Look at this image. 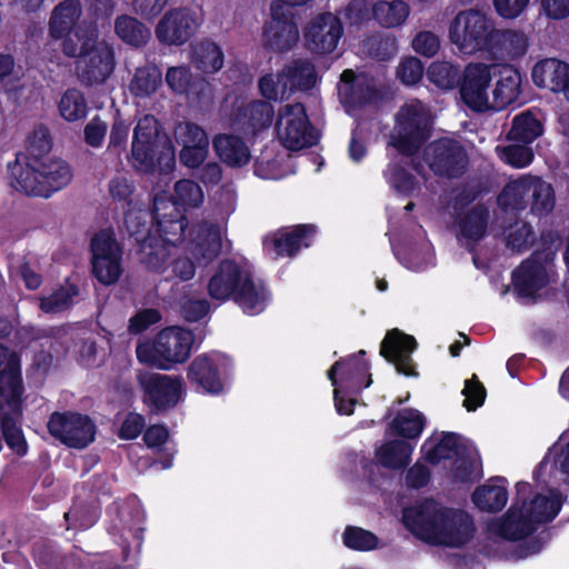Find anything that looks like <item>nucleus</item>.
Here are the masks:
<instances>
[{"instance_id":"obj_47","label":"nucleus","mask_w":569,"mask_h":569,"mask_svg":"<svg viewBox=\"0 0 569 569\" xmlns=\"http://www.w3.org/2000/svg\"><path fill=\"white\" fill-rule=\"evenodd\" d=\"M541 132V123L531 113L523 112L513 118L508 138L527 144L539 137Z\"/></svg>"},{"instance_id":"obj_8","label":"nucleus","mask_w":569,"mask_h":569,"mask_svg":"<svg viewBox=\"0 0 569 569\" xmlns=\"http://www.w3.org/2000/svg\"><path fill=\"white\" fill-rule=\"evenodd\" d=\"M425 457L430 463H439L442 460H453V476L468 481L479 475V461L476 449L458 435H443L436 442L428 440L423 445Z\"/></svg>"},{"instance_id":"obj_55","label":"nucleus","mask_w":569,"mask_h":569,"mask_svg":"<svg viewBox=\"0 0 569 569\" xmlns=\"http://www.w3.org/2000/svg\"><path fill=\"white\" fill-rule=\"evenodd\" d=\"M77 295L73 286L61 287L51 295L40 298V309L46 313H57L66 310Z\"/></svg>"},{"instance_id":"obj_16","label":"nucleus","mask_w":569,"mask_h":569,"mask_svg":"<svg viewBox=\"0 0 569 569\" xmlns=\"http://www.w3.org/2000/svg\"><path fill=\"white\" fill-rule=\"evenodd\" d=\"M342 24L337 16L330 12L320 13L311 19L305 29L308 49L316 53L332 52L342 36Z\"/></svg>"},{"instance_id":"obj_63","label":"nucleus","mask_w":569,"mask_h":569,"mask_svg":"<svg viewBox=\"0 0 569 569\" xmlns=\"http://www.w3.org/2000/svg\"><path fill=\"white\" fill-rule=\"evenodd\" d=\"M209 154V144H202L194 148L181 149L179 160L182 166L189 169L200 168Z\"/></svg>"},{"instance_id":"obj_50","label":"nucleus","mask_w":569,"mask_h":569,"mask_svg":"<svg viewBox=\"0 0 569 569\" xmlns=\"http://www.w3.org/2000/svg\"><path fill=\"white\" fill-rule=\"evenodd\" d=\"M172 199L174 204L184 208H198L202 204L204 194L202 188L191 179H181L174 183Z\"/></svg>"},{"instance_id":"obj_9","label":"nucleus","mask_w":569,"mask_h":569,"mask_svg":"<svg viewBox=\"0 0 569 569\" xmlns=\"http://www.w3.org/2000/svg\"><path fill=\"white\" fill-rule=\"evenodd\" d=\"M49 433L69 448L83 449L93 442L97 433L92 419L79 412H53L47 423Z\"/></svg>"},{"instance_id":"obj_44","label":"nucleus","mask_w":569,"mask_h":569,"mask_svg":"<svg viewBox=\"0 0 569 569\" xmlns=\"http://www.w3.org/2000/svg\"><path fill=\"white\" fill-rule=\"evenodd\" d=\"M116 33L128 44L140 47L150 39V31L137 19L121 16L114 22Z\"/></svg>"},{"instance_id":"obj_32","label":"nucleus","mask_w":569,"mask_h":569,"mask_svg":"<svg viewBox=\"0 0 569 569\" xmlns=\"http://www.w3.org/2000/svg\"><path fill=\"white\" fill-rule=\"evenodd\" d=\"M1 402L0 419L6 442L18 455H24L27 452V443L20 428L17 426V419L20 416V397L18 398V410L16 412L10 410L4 398H1Z\"/></svg>"},{"instance_id":"obj_45","label":"nucleus","mask_w":569,"mask_h":569,"mask_svg":"<svg viewBox=\"0 0 569 569\" xmlns=\"http://www.w3.org/2000/svg\"><path fill=\"white\" fill-rule=\"evenodd\" d=\"M166 81L169 88L179 94L199 93L207 88L203 80L193 82L189 69L183 66L169 68L166 73Z\"/></svg>"},{"instance_id":"obj_42","label":"nucleus","mask_w":569,"mask_h":569,"mask_svg":"<svg viewBox=\"0 0 569 569\" xmlns=\"http://www.w3.org/2000/svg\"><path fill=\"white\" fill-rule=\"evenodd\" d=\"M161 81L162 76L157 67H140L134 71L129 83V90L136 97H149L157 91Z\"/></svg>"},{"instance_id":"obj_51","label":"nucleus","mask_w":569,"mask_h":569,"mask_svg":"<svg viewBox=\"0 0 569 569\" xmlns=\"http://www.w3.org/2000/svg\"><path fill=\"white\" fill-rule=\"evenodd\" d=\"M173 139L181 149L209 144L207 132L193 122H179L173 130Z\"/></svg>"},{"instance_id":"obj_62","label":"nucleus","mask_w":569,"mask_h":569,"mask_svg":"<svg viewBox=\"0 0 569 569\" xmlns=\"http://www.w3.org/2000/svg\"><path fill=\"white\" fill-rule=\"evenodd\" d=\"M389 182L395 190L406 196H412L417 190L413 177L397 166L390 169Z\"/></svg>"},{"instance_id":"obj_53","label":"nucleus","mask_w":569,"mask_h":569,"mask_svg":"<svg viewBox=\"0 0 569 569\" xmlns=\"http://www.w3.org/2000/svg\"><path fill=\"white\" fill-rule=\"evenodd\" d=\"M260 93L268 100H282L291 92L284 69L279 73L264 74L259 80Z\"/></svg>"},{"instance_id":"obj_14","label":"nucleus","mask_w":569,"mask_h":569,"mask_svg":"<svg viewBox=\"0 0 569 569\" xmlns=\"http://www.w3.org/2000/svg\"><path fill=\"white\" fill-rule=\"evenodd\" d=\"M138 381L143 390L144 403L157 411L174 407L184 391L179 377L144 372L138 376Z\"/></svg>"},{"instance_id":"obj_18","label":"nucleus","mask_w":569,"mask_h":569,"mask_svg":"<svg viewBox=\"0 0 569 569\" xmlns=\"http://www.w3.org/2000/svg\"><path fill=\"white\" fill-rule=\"evenodd\" d=\"M426 158L435 173L447 177L461 174L468 162L463 148L450 139H442L428 146Z\"/></svg>"},{"instance_id":"obj_22","label":"nucleus","mask_w":569,"mask_h":569,"mask_svg":"<svg viewBox=\"0 0 569 569\" xmlns=\"http://www.w3.org/2000/svg\"><path fill=\"white\" fill-rule=\"evenodd\" d=\"M497 80L491 88L490 110H501L513 103L521 92V74L510 64L497 67Z\"/></svg>"},{"instance_id":"obj_10","label":"nucleus","mask_w":569,"mask_h":569,"mask_svg":"<svg viewBox=\"0 0 569 569\" xmlns=\"http://www.w3.org/2000/svg\"><path fill=\"white\" fill-rule=\"evenodd\" d=\"M291 3L277 0L271 3L270 19L264 23L262 41L273 51H287L299 41L300 33L291 10Z\"/></svg>"},{"instance_id":"obj_23","label":"nucleus","mask_w":569,"mask_h":569,"mask_svg":"<svg viewBox=\"0 0 569 569\" xmlns=\"http://www.w3.org/2000/svg\"><path fill=\"white\" fill-rule=\"evenodd\" d=\"M82 14L80 0H63L56 4L48 19V38L58 41L83 24L84 22L81 21Z\"/></svg>"},{"instance_id":"obj_61","label":"nucleus","mask_w":569,"mask_h":569,"mask_svg":"<svg viewBox=\"0 0 569 569\" xmlns=\"http://www.w3.org/2000/svg\"><path fill=\"white\" fill-rule=\"evenodd\" d=\"M412 48L417 53L431 58L438 52L440 41L433 32L420 31L412 40Z\"/></svg>"},{"instance_id":"obj_3","label":"nucleus","mask_w":569,"mask_h":569,"mask_svg":"<svg viewBox=\"0 0 569 569\" xmlns=\"http://www.w3.org/2000/svg\"><path fill=\"white\" fill-rule=\"evenodd\" d=\"M133 166L142 172L169 173L176 167V152L171 142L160 136L153 116L142 117L134 130L131 144Z\"/></svg>"},{"instance_id":"obj_31","label":"nucleus","mask_w":569,"mask_h":569,"mask_svg":"<svg viewBox=\"0 0 569 569\" xmlns=\"http://www.w3.org/2000/svg\"><path fill=\"white\" fill-rule=\"evenodd\" d=\"M532 176L526 174L506 184L498 201L505 209L521 210L529 204Z\"/></svg>"},{"instance_id":"obj_24","label":"nucleus","mask_w":569,"mask_h":569,"mask_svg":"<svg viewBox=\"0 0 569 569\" xmlns=\"http://www.w3.org/2000/svg\"><path fill=\"white\" fill-rule=\"evenodd\" d=\"M223 248V230L219 226L202 223L192 232L189 251L196 259L210 261L217 258Z\"/></svg>"},{"instance_id":"obj_38","label":"nucleus","mask_w":569,"mask_h":569,"mask_svg":"<svg viewBox=\"0 0 569 569\" xmlns=\"http://www.w3.org/2000/svg\"><path fill=\"white\" fill-rule=\"evenodd\" d=\"M189 378L208 392H219L221 382L218 373L207 356L197 357L189 367Z\"/></svg>"},{"instance_id":"obj_52","label":"nucleus","mask_w":569,"mask_h":569,"mask_svg":"<svg viewBox=\"0 0 569 569\" xmlns=\"http://www.w3.org/2000/svg\"><path fill=\"white\" fill-rule=\"evenodd\" d=\"M142 262L151 270L161 271L170 249L162 240L144 239L141 243Z\"/></svg>"},{"instance_id":"obj_2","label":"nucleus","mask_w":569,"mask_h":569,"mask_svg":"<svg viewBox=\"0 0 569 569\" xmlns=\"http://www.w3.org/2000/svg\"><path fill=\"white\" fill-rule=\"evenodd\" d=\"M403 523L419 539L447 547L466 543L475 532L468 513L443 508L435 501L405 509Z\"/></svg>"},{"instance_id":"obj_40","label":"nucleus","mask_w":569,"mask_h":569,"mask_svg":"<svg viewBox=\"0 0 569 569\" xmlns=\"http://www.w3.org/2000/svg\"><path fill=\"white\" fill-rule=\"evenodd\" d=\"M412 446L405 440H391L381 446L377 451L379 462L388 468H403L410 461Z\"/></svg>"},{"instance_id":"obj_25","label":"nucleus","mask_w":569,"mask_h":569,"mask_svg":"<svg viewBox=\"0 0 569 569\" xmlns=\"http://www.w3.org/2000/svg\"><path fill=\"white\" fill-rule=\"evenodd\" d=\"M249 273L236 262L224 260L209 281V295L218 300H226L232 293H237L243 278Z\"/></svg>"},{"instance_id":"obj_37","label":"nucleus","mask_w":569,"mask_h":569,"mask_svg":"<svg viewBox=\"0 0 569 569\" xmlns=\"http://www.w3.org/2000/svg\"><path fill=\"white\" fill-rule=\"evenodd\" d=\"M273 118V107L260 100L249 102L240 114L242 127L251 129L252 132L268 128Z\"/></svg>"},{"instance_id":"obj_56","label":"nucleus","mask_w":569,"mask_h":569,"mask_svg":"<svg viewBox=\"0 0 569 569\" xmlns=\"http://www.w3.org/2000/svg\"><path fill=\"white\" fill-rule=\"evenodd\" d=\"M343 542L348 548L359 551L372 550L378 546L377 537L359 527H348L343 533Z\"/></svg>"},{"instance_id":"obj_41","label":"nucleus","mask_w":569,"mask_h":569,"mask_svg":"<svg viewBox=\"0 0 569 569\" xmlns=\"http://www.w3.org/2000/svg\"><path fill=\"white\" fill-rule=\"evenodd\" d=\"M507 500L506 488L495 483H486L477 488L472 495V501L482 511H499L506 506Z\"/></svg>"},{"instance_id":"obj_33","label":"nucleus","mask_w":569,"mask_h":569,"mask_svg":"<svg viewBox=\"0 0 569 569\" xmlns=\"http://www.w3.org/2000/svg\"><path fill=\"white\" fill-rule=\"evenodd\" d=\"M313 233L315 228L312 226H298L290 232L280 231L276 233L271 240V244L278 256L291 257L301 248L302 244L308 246L305 241Z\"/></svg>"},{"instance_id":"obj_11","label":"nucleus","mask_w":569,"mask_h":569,"mask_svg":"<svg viewBox=\"0 0 569 569\" xmlns=\"http://www.w3.org/2000/svg\"><path fill=\"white\" fill-rule=\"evenodd\" d=\"M91 264L94 277L103 284L116 283L122 269V249L113 232L102 230L91 239Z\"/></svg>"},{"instance_id":"obj_34","label":"nucleus","mask_w":569,"mask_h":569,"mask_svg":"<svg viewBox=\"0 0 569 569\" xmlns=\"http://www.w3.org/2000/svg\"><path fill=\"white\" fill-rule=\"evenodd\" d=\"M191 61L193 66L204 73H213L223 66V53L212 41H200L192 46Z\"/></svg>"},{"instance_id":"obj_26","label":"nucleus","mask_w":569,"mask_h":569,"mask_svg":"<svg viewBox=\"0 0 569 569\" xmlns=\"http://www.w3.org/2000/svg\"><path fill=\"white\" fill-rule=\"evenodd\" d=\"M531 78L537 87L560 93L569 79V64L553 58L540 60L533 66Z\"/></svg>"},{"instance_id":"obj_48","label":"nucleus","mask_w":569,"mask_h":569,"mask_svg":"<svg viewBox=\"0 0 569 569\" xmlns=\"http://www.w3.org/2000/svg\"><path fill=\"white\" fill-rule=\"evenodd\" d=\"M291 91L310 89L317 82L315 67L307 60H297L284 68Z\"/></svg>"},{"instance_id":"obj_13","label":"nucleus","mask_w":569,"mask_h":569,"mask_svg":"<svg viewBox=\"0 0 569 569\" xmlns=\"http://www.w3.org/2000/svg\"><path fill=\"white\" fill-rule=\"evenodd\" d=\"M277 132L287 149L300 150L315 143V136L306 109L301 103H289L278 111Z\"/></svg>"},{"instance_id":"obj_49","label":"nucleus","mask_w":569,"mask_h":569,"mask_svg":"<svg viewBox=\"0 0 569 569\" xmlns=\"http://www.w3.org/2000/svg\"><path fill=\"white\" fill-rule=\"evenodd\" d=\"M58 109L64 120L72 122L86 117L87 102L79 90L69 89L61 96Z\"/></svg>"},{"instance_id":"obj_21","label":"nucleus","mask_w":569,"mask_h":569,"mask_svg":"<svg viewBox=\"0 0 569 569\" xmlns=\"http://www.w3.org/2000/svg\"><path fill=\"white\" fill-rule=\"evenodd\" d=\"M416 347L417 342L412 336L393 329L385 337L380 353L393 363L399 372L410 376L413 373L411 352Z\"/></svg>"},{"instance_id":"obj_1","label":"nucleus","mask_w":569,"mask_h":569,"mask_svg":"<svg viewBox=\"0 0 569 569\" xmlns=\"http://www.w3.org/2000/svg\"><path fill=\"white\" fill-rule=\"evenodd\" d=\"M27 153L8 164L10 186L26 194L50 197L72 180L69 164L59 158L47 157L51 150V137L44 126H37L29 133Z\"/></svg>"},{"instance_id":"obj_15","label":"nucleus","mask_w":569,"mask_h":569,"mask_svg":"<svg viewBox=\"0 0 569 569\" xmlns=\"http://www.w3.org/2000/svg\"><path fill=\"white\" fill-rule=\"evenodd\" d=\"M114 64L113 47L102 39L78 60V77L88 86L100 84L113 72Z\"/></svg>"},{"instance_id":"obj_27","label":"nucleus","mask_w":569,"mask_h":569,"mask_svg":"<svg viewBox=\"0 0 569 569\" xmlns=\"http://www.w3.org/2000/svg\"><path fill=\"white\" fill-rule=\"evenodd\" d=\"M529 48L527 34L513 29H496L492 42L488 49L492 50L499 58L516 60L523 57Z\"/></svg>"},{"instance_id":"obj_28","label":"nucleus","mask_w":569,"mask_h":569,"mask_svg":"<svg viewBox=\"0 0 569 569\" xmlns=\"http://www.w3.org/2000/svg\"><path fill=\"white\" fill-rule=\"evenodd\" d=\"M101 40L98 29L84 22L58 41L61 52L66 57L77 58L79 60Z\"/></svg>"},{"instance_id":"obj_35","label":"nucleus","mask_w":569,"mask_h":569,"mask_svg":"<svg viewBox=\"0 0 569 569\" xmlns=\"http://www.w3.org/2000/svg\"><path fill=\"white\" fill-rule=\"evenodd\" d=\"M531 212L538 217L549 214L556 204L555 190L551 183L532 176V186L529 197Z\"/></svg>"},{"instance_id":"obj_20","label":"nucleus","mask_w":569,"mask_h":569,"mask_svg":"<svg viewBox=\"0 0 569 569\" xmlns=\"http://www.w3.org/2000/svg\"><path fill=\"white\" fill-rule=\"evenodd\" d=\"M550 261L547 254H536L513 272V283L519 295L533 297L545 288L550 278Z\"/></svg>"},{"instance_id":"obj_57","label":"nucleus","mask_w":569,"mask_h":569,"mask_svg":"<svg viewBox=\"0 0 569 569\" xmlns=\"http://www.w3.org/2000/svg\"><path fill=\"white\" fill-rule=\"evenodd\" d=\"M497 150L499 151L500 158L515 168H523L533 159L532 150L525 146V143L511 144L501 149L498 148Z\"/></svg>"},{"instance_id":"obj_29","label":"nucleus","mask_w":569,"mask_h":569,"mask_svg":"<svg viewBox=\"0 0 569 569\" xmlns=\"http://www.w3.org/2000/svg\"><path fill=\"white\" fill-rule=\"evenodd\" d=\"M166 209H173V204L166 199H156L153 207L154 219L158 223V231L164 243L169 247L178 243L183 234L187 227V220L184 217L171 219L164 212Z\"/></svg>"},{"instance_id":"obj_46","label":"nucleus","mask_w":569,"mask_h":569,"mask_svg":"<svg viewBox=\"0 0 569 569\" xmlns=\"http://www.w3.org/2000/svg\"><path fill=\"white\" fill-rule=\"evenodd\" d=\"M390 427L397 435L407 439H415L420 436L425 428V417L418 410L406 409L397 415Z\"/></svg>"},{"instance_id":"obj_39","label":"nucleus","mask_w":569,"mask_h":569,"mask_svg":"<svg viewBox=\"0 0 569 569\" xmlns=\"http://www.w3.org/2000/svg\"><path fill=\"white\" fill-rule=\"evenodd\" d=\"M241 286L236 293V301L249 315L259 313L263 310L267 296L264 288L259 284H254L250 278H243Z\"/></svg>"},{"instance_id":"obj_12","label":"nucleus","mask_w":569,"mask_h":569,"mask_svg":"<svg viewBox=\"0 0 569 569\" xmlns=\"http://www.w3.org/2000/svg\"><path fill=\"white\" fill-rule=\"evenodd\" d=\"M497 66L483 62H470L461 76L460 94L462 101L478 112L490 111L492 76Z\"/></svg>"},{"instance_id":"obj_4","label":"nucleus","mask_w":569,"mask_h":569,"mask_svg":"<svg viewBox=\"0 0 569 569\" xmlns=\"http://www.w3.org/2000/svg\"><path fill=\"white\" fill-rule=\"evenodd\" d=\"M193 333L181 327H168L161 330L154 340L137 346V358L140 362L161 370L186 362L193 345Z\"/></svg>"},{"instance_id":"obj_54","label":"nucleus","mask_w":569,"mask_h":569,"mask_svg":"<svg viewBox=\"0 0 569 569\" xmlns=\"http://www.w3.org/2000/svg\"><path fill=\"white\" fill-rule=\"evenodd\" d=\"M427 76L441 89H451L459 80V70L448 61H435L430 64Z\"/></svg>"},{"instance_id":"obj_36","label":"nucleus","mask_w":569,"mask_h":569,"mask_svg":"<svg viewBox=\"0 0 569 569\" xmlns=\"http://www.w3.org/2000/svg\"><path fill=\"white\" fill-rule=\"evenodd\" d=\"M409 6L401 0L379 1L372 7V14L386 28L401 26L409 17Z\"/></svg>"},{"instance_id":"obj_19","label":"nucleus","mask_w":569,"mask_h":569,"mask_svg":"<svg viewBox=\"0 0 569 569\" xmlns=\"http://www.w3.org/2000/svg\"><path fill=\"white\" fill-rule=\"evenodd\" d=\"M338 94L348 112L378 99L375 81L366 74L356 76L350 69L345 70L338 84Z\"/></svg>"},{"instance_id":"obj_5","label":"nucleus","mask_w":569,"mask_h":569,"mask_svg":"<svg viewBox=\"0 0 569 569\" xmlns=\"http://www.w3.org/2000/svg\"><path fill=\"white\" fill-rule=\"evenodd\" d=\"M562 505V496L555 490H547L536 495L530 501L523 502L521 508L511 507L503 520L500 532L510 540H518L529 536L537 523L552 520Z\"/></svg>"},{"instance_id":"obj_6","label":"nucleus","mask_w":569,"mask_h":569,"mask_svg":"<svg viewBox=\"0 0 569 569\" xmlns=\"http://www.w3.org/2000/svg\"><path fill=\"white\" fill-rule=\"evenodd\" d=\"M433 116L429 107L412 99L400 107L390 143L403 154H413L430 137Z\"/></svg>"},{"instance_id":"obj_30","label":"nucleus","mask_w":569,"mask_h":569,"mask_svg":"<svg viewBox=\"0 0 569 569\" xmlns=\"http://www.w3.org/2000/svg\"><path fill=\"white\" fill-rule=\"evenodd\" d=\"M213 149L221 161L231 167L248 163L250 151L244 141L233 134H219L213 141Z\"/></svg>"},{"instance_id":"obj_17","label":"nucleus","mask_w":569,"mask_h":569,"mask_svg":"<svg viewBox=\"0 0 569 569\" xmlns=\"http://www.w3.org/2000/svg\"><path fill=\"white\" fill-rule=\"evenodd\" d=\"M200 22L197 13L189 9H172L159 21L156 36L162 43L179 46L196 32Z\"/></svg>"},{"instance_id":"obj_43","label":"nucleus","mask_w":569,"mask_h":569,"mask_svg":"<svg viewBox=\"0 0 569 569\" xmlns=\"http://www.w3.org/2000/svg\"><path fill=\"white\" fill-rule=\"evenodd\" d=\"M488 210L482 206L473 207L459 222L460 234L468 241L480 240L487 231Z\"/></svg>"},{"instance_id":"obj_7","label":"nucleus","mask_w":569,"mask_h":569,"mask_svg":"<svg viewBox=\"0 0 569 569\" xmlns=\"http://www.w3.org/2000/svg\"><path fill=\"white\" fill-rule=\"evenodd\" d=\"M449 39L465 54H475L490 47L495 22L482 11L466 9L450 21Z\"/></svg>"},{"instance_id":"obj_60","label":"nucleus","mask_w":569,"mask_h":569,"mask_svg":"<svg viewBox=\"0 0 569 569\" xmlns=\"http://www.w3.org/2000/svg\"><path fill=\"white\" fill-rule=\"evenodd\" d=\"M463 395L466 397L463 405L468 410H476L480 407L486 398V389L478 380L477 376L466 381Z\"/></svg>"},{"instance_id":"obj_59","label":"nucleus","mask_w":569,"mask_h":569,"mask_svg":"<svg viewBox=\"0 0 569 569\" xmlns=\"http://www.w3.org/2000/svg\"><path fill=\"white\" fill-rule=\"evenodd\" d=\"M533 240L531 227L525 222H518L511 226L507 232V246L522 250Z\"/></svg>"},{"instance_id":"obj_64","label":"nucleus","mask_w":569,"mask_h":569,"mask_svg":"<svg viewBox=\"0 0 569 569\" xmlns=\"http://www.w3.org/2000/svg\"><path fill=\"white\" fill-rule=\"evenodd\" d=\"M549 457L557 469L569 473V441L560 438L551 448Z\"/></svg>"},{"instance_id":"obj_58","label":"nucleus","mask_w":569,"mask_h":569,"mask_svg":"<svg viewBox=\"0 0 569 569\" xmlns=\"http://www.w3.org/2000/svg\"><path fill=\"white\" fill-rule=\"evenodd\" d=\"M397 76L402 83L407 86L416 84L423 76V66L421 61L415 57L403 59L398 69Z\"/></svg>"}]
</instances>
